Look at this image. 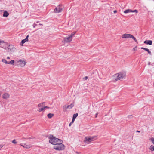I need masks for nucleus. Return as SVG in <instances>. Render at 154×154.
<instances>
[{"instance_id": "cd10ccee", "label": "nucleus", "mask_w": 154, "mask_h": 154, "mask_svg": "<svg viewBox=\"0 0 154 154\" xmlns=\"http://www.w3.org/2000/svg\"><path fill=\"white\" fill-rule=\"evenodd\" d=\"M131 12H136L137 13L138 12V11L137 10H132V11Z\"/></svg>"}, {"instance_id": "0eeeda50", "label": "nucleus", "mask_w": 154, "mask_h": 154, "mask_svg": "<svg viewBox=\"0 0 154 154\" xmlns=\"http://www.w3.org/2000/svg\"><path fill=\"white\" fill-rule=\"evenodd\" d=\"M63 6L62 5H60L54 10V12L56 13H59L61 12L62 11Z\"/></svg>"}, {"instance_id": "f03ea898", "label": "nucleus", "mask_w": 154, "mask_h": 154, "mask_svg": "<svg viewBox=\"0 0 154 154\" xmlns=\"http://www.w3.org/2000/svg\"><path fill=\"white\" fill-rule=\"evenodd\" d=\"M126 74L125 72H121L116 74L113 76L114 80L116 81L118 80H122L125 79Z\"/></svg>"}, {"instance_id": "f257e3e1", "label": "nucleus", "mask_w": 154, "mask_h": 154, "mask_svg": "<svg viewBox=\"0 0 154 154\" xmlns=\"http://www.w3.org/2000/svg\"><path fill=\"white\" fill-rule=\"evenodd\" d=\"M48 138L49 143L53 145L57 144L58 143L61 142L62 140L61 139L56 138L52 135H49Z\"/></svg>"}, {"instance_id": "20e7f679", "label": "nucleus", "mask_w": 154, "mask_h": 154, "mask_svg": "<svg viewBox=\"0 0 154 154\" xmlns=\"http://www.w3.org/2000/svg\"><path fill=\"white\" fill-rule=\"evenodd\" d=\"M121 37L122 38L124 39L131 38L133 39L137 43H138V42L135 38L134 36L131 34L125 33L123 34L121 36Z\"/></svg>"}, {"instance_id": "a878e982", "label": "nucleus", "mask_w": 154, "mask_h": 154, "mask_svg": "<svg viewBox=\"0 0 154 154\" xmlns=\"http://www.w3.org/2000/svg\"><path fill=\"white\" fill-rule=\"evenodd\" d=\"M78 116V113L75 114H74L73 115L72 118H74L75 119V118L77 116Z\"/></svg>"}, {"instance_id": "7ed1b4c3", "label": "nucleus", "mask_w": 154, "mask_h": 154, "mask_svg": "<svg viewBox=\"0 0 154 154\" xmlns=\"http://www.w3.org/2000/svg\"><path fill=\"white\" fill-rule=\"evenodd\" d=\"M96 139V136H88L86 137L84 140V142L85 144H88Z\"/></svg>"}, {"instance_id": "a19ab883", "label": "nucleus", "mask_w": 154, "mask_h": 154, "mask_svg": "<svg viewBox=\"0 0 154 154\" xmlns=\"http://www.w3.org/2000/svg\"><path fill=\"white\" fill-rule=\"evenodd\" d=\"M0 147H2V145H0Z\"/></svg>"}, {"instance_id": "a211bd4d", "label": "nucleus", "mask_w": 154, "mask_h": 154, "mask_svg": "<svg viewBox=\"0 0 154 154\" xmlns=\"http://www.w3.org/2000/svg\"><path fill=\"white\" fill-rule=\"evenodd\" d=\"M141 49H143L144 50H145V51H147L148 52V53L150 55H151V51L148 48H143V47H142L141 48Z\"/></svg>"}, {"instance_id": "c85d7f7f", "label": "nucleus", "mask_w": 154, "mask_h": 154, "mask_svg": "<svg viewBox=\"0 0 154 154\" xmlns=\"http://www.w3.org/2000/svg\"><path fill=\"white\" fill-rule=\"evenodd\" d=\"M137 47L136 46L133 48V50L134 51H136L137 50Z\"/></svg>"}, {"instance_id": "72a5a7b5", "label": "nucleus", "mask_w": 154, "mask_h": 154, "mask_svg": "<svg viewBox=\"0 0 154 154\" xmlns=\"http://www.w3.org/2000/svg\"><path fill=\"white\" fill-rule=\"evenodd\" d=\"M73 123V122H72H72H71L69 124V126H71V125H72V123Z\"/></svg>"}, {"instance_id": "aec40b11", "label": "nucleus", "mask_w": 154, "mask_h": 154, "mask_svg": "<svg viewBox=\"0 0 154 154\" xmlns=\"http://www.w3.org/2000/svg\"><path fill=\"white\" fill-rule=\"evenodd\" d=\"M9 13L7 11H5L4 13L3 14V16L5 17H8L9 15Z\"/></svg>"}, {"instance_id": "f3484780", "label": "nucleus", "mask_w": 154, "mask_h": 154, "mask_svg": "<svg viewBox=\"0 0 154 154\" xmlns=\"http://www.w3.org/2000/svg\"><path fill=\"white\" fill-rule=\"evenodd\" d=\"M45 103L44 102L40 103L38 105V109H39V108H43L44 107V105Z\"/></svg>"}, {"instance_id": "393cba45", "label": "nucleus", "mask_w": 154, "mask_h": 154, "mask_svg": "<svg viewBox=\"0 0 154 154\" xmlns=\"http://www.w3.org/2000/svg\"><path fill=\"white\" fill-rule=\"evenodd\" d=\"M76 32H74L72 33L71 34L69 35L72 38V37L75 34Z\"/></svg>"}, {"instance_id": "473e14b6", "label": "nucleus", "mask_w": 154, "mask_h": 154, "mask_svg": "<svg viewBox=\"0 0 154 154\" xmlns=\"http://www.w3.org/2000/svg\"><path fill=\"white\" fill-rule=\"evenodd\" d=\"M75 119V118H72V122H74V121Z\"/></svg>"}, {"instance_id": "c756f323", "label": "nucleus", "mask_w": 154, "mask_h": 154, "mask_svg": "<svg viewBox=\"0 0 154 154\" xmlns=\"http://www.w3.org/2000/svg\"><path fill=\"white\" fill-rule=\"evenodd\" d=\"M37 25V24H36L35 23H34L33 24V27L34 28H35V26H36Z\"/></svg>"}, {"instance_id": "5701e85b", "label": "nucleus", "mask_w": 154, "mask_h": 154, "mask_svg": "<svg viewBox=\"0 0 154 154\" xmlns=\"http://www.w3.org/2000/svg\"><path fill=\"white\" fill-rule=\"evenodd\" d=\"M14 62V60H11L10 62H8V64H10L11 65H13Z\"/></svg>"}, {"instance_id": "b1692460", "label": "nucleus", "mask_w": 154, "mask_h": 154, "mask_svg": "<svg viewBox=\"0 0 154 154\" xmlns=\"http://www.w3.org/2000/svg\"><path fill=\"white\" fill-rule=\"evenodd\" d=\"M150 140H151L152 143L154 144V138L152 137L150 138Z\"/></svg>"}, {"instance_id": "ddd939ff", "label": "nucleus", "mask_w": 154, "mask_h": 154, "mask_svg": "<svg viewBox=\"0 0 154 154\" xmlns=\"http://www.w3.org/2000/svg\"><path fill=\"white\" fill-rule=\"evenodd\" d=\"M28 37H29V35H28L26 36L25 39L22 40L21 41V43H20V45L22 46V45H23V44H24L26 42L28 41Z\"/></svg>"}, {"instance_id": "f704fd0d", "label": "nucleus", "mask_w": 154, "mask_h": 154, "mask_svg": "<svg viewBox=\"0 0 154 154\" xmlns=\"http://www.w3.org/2000/svg\"><path fill=\"white\" fill-rule=\"evenodd\" d=\"M113 12L114 13H116L117 12V11L116 10H115L114 11H113Z\"/></svg>"}, {"instance_id": "9d476101", "label": "nucleus", "mask_w": 154, "mask_h": 154, "mask_svg": "<svg viewBox=\"0 0 154 154\" xmlns=\"http://www.w3.org/2000/svg\"><path fill=\"white\" fill-rule=\"evenodd\" d=\"M74 106V105L73 103H72L71 104L68 105H65L63 106V108L64 109H70L72 108V107H73Z\"/></svg>"}, {"instance_id": "f8f14e48", "label": "nucleus", "mask_w": 154, "mask_h": 154, "mask_svg": "<svg viewBox=\"0 0 154 154\" xmlns=\"http://www.w3.org/2000/svg\"><path fill=\"white\" fill-rule=\"evenodd\" d=\"M2 97L3 99H7L9 98L10 95L8 93H5L2 95Z\"/></svg>"}, {"instance_id": "79ce46f5", "label": "nucleus", "mask_w": 154, "mask_h": 154, "mask_svg": "<svg viewBox=\"0 0 154 154\" xmlns=\"http://www.w3.org/2000/svg\"><path fill=\"white\" fill-rule=\"evenodd\" d=\"M42 25V24H39V25Z\"/></svg>"}, {"instance_id": "4468645a", "label": "nucleus", "mask_w": 154, "mask_h": 154, "mask_svg": "<svg viewBox=\"0 0 154 154\" xmlns=\"http://www.w3.org/2000/svg\"><path fill=\"white\" fill-rule=\"evenodd\" d=\"M2 43H3V44L2 45L1 47L2 48L5 49H6L7 47L8 48V47L9 45V44L8 43L5 42H2Z\"/></svg>"}, {"instance_id": "6e6552de", "label": "nucleus", "mask_w": 154, "mask_h": 154, "mask_svg": "<svg viewBox=\"0 0 154 154\" xmlns=\"http://www.w3.org/2000/svg\"><path fill=\"white\" fill-rule=\"evenodd\" d=\"M7 49H8V51L9 52H14L16 51V48L12 45L9 44Z\"/></svg>"}, {"instance_id": "412c9836", "label": "nucleus", "mask_w": 154, "mask_h": 154, "mask_svg": "<svg viewBox=\"0 0 154 154\" xmlns=\"http://www.w3.org/2000/svg\"><path fill=\"white\" fill-rule=\"evenodd\" d=\"M54 116L53 114L49 113L47 115V116L49 118H51Z\"/></svg>"}, {"instance_id": "1a4fd4ad", "label": "nucleus", "mask_w": 154, "mask_h": 154, "mask_svg": "<svg viewBox=\"0 0 154 154\" xmlns=\"http://www.w3.org/2000/svg\"><path fill=\"white\" fill-rule=\"evenodd\" d=\"M64 41L66 42L69 43L72 40V38L70 36H68L64 38Z\"/></svg>"}, {"instance_id": "4be33fe9", "label": "nucleus", "mask_w": 154, "mask_h": 154, "mask_svg": "<svg viewBox=\"0 0 154 154\" xmlns=\"http://www.w3.org/2000/svg\"><path fill=\"white\" fill-rule=\"evenodd\" d=\"M2 61L5 63V64H8V62L5 59H2Z\"/></svg>"}, {"instance_id": "c9c22d12", "label": "nucleus", "mask_w": 154, "mask_h": 154, "mask_svg": "<svg viewBox=\"0 0 154 154\" xmlns=\"http://www.w3.org/2000/svg\"><path fill=\"white\" fill-rule=\"evenodd\" d=\"M7 59H10V57H7Z\"/></svg>"}, {"instance_id": "58836bf2", "label": "nucleus", "mask_w": 154, "mask_h": 154, "mask_svg": "<svg viewBox=\"0 0 154 154\" xmlns=\"http://www.w3.org/2000/svg\"><path fill=\"white\" fill-rule=\"evenodd\" d=\"M97 113L96 114V116L95 117H97Z\"/></svg>"}, {"instance_id": "9b49d317", "label": "nucleus", "mask_w": 154, "mask_h": 154, "mask_svg": "<svg viewBox=\"0 0 154 154\" xmlns=\"http://www.w3.org/2000/svg\"><path fill=\"white\" fill-rule=\"evenodd\" d=\"M49 108L50 107H49L44 106L43 108H39V109H38L37 110L39 112H43L46 109Z\"/></svg>"}, {"instance_id": "39448f33", "label": "nucleus", "mask_w": 154, "mask_h": 154, "mask_svg": "<svg viewBox=\"0 0 154 154\" xmlns=\"http://www.w3.org/2000/svg\"><path fill=\"white\" fill-rule=\"evenodd\" d=\"M62 141H61V143H58L57 144H56L54 148L56 150H61L64 149V146L62 143Z\"/></svg>"}, {"instance_id": "6ab92c4d", "label": "nucleus", "mask_w": 154, "mask_h": 154, "mask_svg": "<svg viewBox=\"0 0 154 154\" xmlns=\"http://www.w3.org/2000/svg\"><path fill=\"white\" fill-rule=\"evenodd\" d=\"M132 11V10H131V9H128L125 10L124 11V13H125V14H126V13H128L131 12Z\"/></svg>"}, {"instance_id": "dca6fc26", "label": "nucleus", "mask_w": 154, "mask_h": 154, "mask_svg": "<svg viewBox=\"0 0 154 154\" xmlns=\"http://www.w3.org/2000/svg\"><path fill=\"white\" fill-rule=\"evenodd\" d=\"M21 145L23 146L24 148H26L28 149L30 148L31 146L30 145H27L26 144H24L23 145L21 144Z\"/></svg>"}, {"instance_id": "bb28decb", "label": "nucleus", "mask_w": 154, "mask_h": 154, "mask_svg": "<svg viewBox=\"0 0 154 154\" xmlns=\"http://www.w3.org/2000/svg\"><path fill=\"white\" fill-rule=\"evenodd\" d=\"M12 143L14 144H16L17 143V142L16 141V140L15 139L14 140L12 141Z\"/></svg>"}, {"instance_id": "423d86ee", "label": "nucleus", "mask_w": 154, "mask_h": 154, "mask_svg": "<svg viewBox=\"0 0 154 154\" xmlns=\"http://www.w3.org/2000/svg\"><path fill=\"white\" fill-rule=\"evenodd\" d=\"M26 63V60H24L23 59L17 61V65L21 67L24 66Z\"/></svg>"}, {"instance_id": "ea45409f", "label": "nucleus", "mask_w": 154, "mask_h": 154, "mask_svg": "<svg viewBox=\"0 0 154 154\" xmlns=\"http://www.w3.org/2000/svg\"><path fill=\"white\" fill-rule=\"evenodd\" d=\"M132 116L131 115H130V116H128V117H131Z\"/></svg>"}, {"instance_id": "e433bc0d", "label": "nucleus", "mask_w": 154, "mask_h": 154, "mask_svg": "<svg viewBox=\"0 0 154 154\" xmlns=\"http://www.w3.org/2000/svg\"><path fill=\"white\" fill-rule=\"evenodd\" d=\"M136 132L138 133H140V131L137 130L136 131Z\"/></svg>"}, {"instance_id": "2eb2a0df", "label": "nucleus", "mask_w": 154, "mask_h": 154, "mask_svg": "<svg viewBox=\"0 0 154 154\" xmlns=\"http://www.w3.org/2000/svg\"><path fill=\"white\" fill-rule=\"evenodd\" d=\"M144 43L146 44L151 45L152 44V41L151 40H146L144 42Z\"/></svg>"}, {"instance_id": "7c9ffc66", "label": "nucleus", "mask_w": 154, "mask_h": 154, "mask_svg": "<svg viewBox=\"0 0 154 154\" xmlns=\"http://www.w3.org/2000/svg\"><path fill=\"white\" fill-rule=\"evenodd\" d=\"M2 42H4V41H3L2 40L0 39V44H1V43H2Z\"/></svg>"}, {"instance_id": "2f4dec72", "label": "nucleus", "mask_w": 154, "mask_h": 154, "mask_svg": "<svg viewBox=\"0 0 154 154\" xmlns=\"http://www.w3.org/2000/svg\"><path fill=\"white\" fill-rule=\"evenodd\" d=\"M88 78V77L87 76H85V77L83 79L84 80H87Z\"/></svg>"}, {"instance_id": "4c0bfd02", "label": "nucleus", "mask_w": 154, "mask_h": 154, "mask_svg": "<svg viewBox=\"0 0 154 154\" xmlns=\"http://www.w3.org/2000/svg\"><path fill=\"white\" fill-rule=\"evenodd\" d=\"M150 64H151V63H150V62H148V65H149Z\"/></svg>"}]
</instances>
